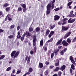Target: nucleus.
I'll return each instance as SVG.
<instances>
[{"mask_svg": "<svg viewBox=\"0 0 76 76\" xmlns=\"http://www.w3.org/2000/svg\"><path fill=\"white\" fill-rule=\"evenodd\" d=\"M19 54V52L18 51L16 53V51L14 50L11 53V56L12 58L13 57L15 58V57H17V56H18Z\"/></svg>", "mask_w": 76, "mask_h": 76, "instance_id": "obj_1", "label": "nucleus"}, {"mask_svg": "<svg viewBox=\"0 0 76 76\" xmlns=\"http://www.w3.org/2000/svg\"><path fill=\"white\" fill-rule=\"evenodd\" d=\"M51 4H49L47 6V11H46L47 15H49L50 13V10H51Z\"/></svg>", "mask_w": 76, "mask_h": 76, "instance_id": "obj_2", "label": "nucleus"}, {"mask_svg": "<svg viewBox=\"0 0 76 76\" xmlns=\"http://www.w3.org/2000/svg\"><path fill=\"white\" fill-rule=\"evenodd\" d=\"M33 45L34 47H36L37 46V45L36 44V42H35V41H36V36L34 35L33 36Z\"/></svg>", "mask_w": 76, "mask_h": 76, "instance_id": "obj_3", "label": "nucleus"}, {"mask_svg": "<svg viewBox=\"0 0 76 76\" xmlns=\"http://www.w3.org/2000/svg\"><path fill=\"white\" fill-rule=\"evenodd\" d=\"M62 21L64 22L62 23V25H65V24H66V23H67V21L68 20V19L67 18H65L63 19L62 20Z\"/></svg>", "mask_w": 76, "mask_h": 76, "instance_id": "obj_4", "label": "nucleus"}, {"mask_svg": "<svg viewBox=\"0 0 76 76\" xmlns=\"http://www.w3.org/2000/svg\"><path fill=\"white\" fill-rule=\"evenodd\" d=\"M66 51H67V48H64V50H61L60 52L61 55V56H63L64 53H65V52H66Z\"/></svg>", "mask_w": 76, "mask_h": 76, "instance_id": "obj_5", "label": "nucleus"}, {"mask_svg": "<svg viewBox=\"0 0 76 76\" xmlns=\"http://www.w3.org/2000/svg\"><path fill=\"white\" fill-rule=\"evenodd\" d=\"M68 29V28L67 27H65L64 26H63L62 27V32H64L66 31H67Z\"/></svg>", "mask_w": 76, "mask_h": 76, "instance_id": "obj_6", "label": "nucleus"}, {"mask_svg": "<svg viewBox=\"0 0 76 76\" xmlns=\"http://www.w3.org/2000/svg\"><path fill=\"white\" fill-rule=\"evenodd\" d=\"M70 60L71 61V62H72V63L75 64V65H76V63H75V61H74V60H73V58L72 57V56H70Z\"/></svg>", "mask_w": 76, "mask_h": 76, "instance_id": "obj_7", "label": "nucleus"}, {"mask_svg": "<svg viewBox=\"0 0 76 76\" xmlns=\"http://www.w3.org/2000/svg\"><path fill=\"white\" fill-rule=\"evenodd\" d=\"M62 44H63V45H64V46H67L68 45V43L66 42L65 40L62 41Z\"/></svg>", "mask_w": 76, "mask_h": 76, "instance_id": "obj_8", "label": "nucleus"}, {"mask_svg": "<svg viewBox=\"0 0 76 76\" xmlns=\"http://www.w3.org/2000/svg\"><path fill=\"white\" fill-rule=\"evenodd\" d=\"M75 21V19H72L71 20V18H70L68 21V23H73Z\"/></svg>", "mask_w": 76, "mask_h": 76, "instance_id": "obj_9", "label": "nucleus"}, {"mask_svg": "<svg viewBox=\"0 0 76 76\" xmlns=\"http://www.w3.org/2000/svg\"><path fill=\"white\" fill-rule=\"evenodd\" d=\"M59 19H60V17L58 15H55L54 16V20H58Z\"/></svg>", "mask_w": 76, "mask_h": 76, "instance_id": "obj_10", "label": "nucleus"}, {"mask_svg": "<svg viewBox=\"0 0 76 76\" xmlns=\"http://www.w3.org/2000/svg\"><path fill=\"white\" fill-rule=\"evenodd\" d=\"M70 34H71V32H69L67 33L66 34H65V36L64 37V39L66 38H67V37H69V35H70Z\"/></svg>", "mask_w": 76, "mask_h": 76, "instance_id": "obj_11", "label": "nucleus"}, {"mask_svg": "<svg viewBox=\"0 0 76 76\" xmlns=\"http://www.w3.org/2000/svg\"><path fill=\"white\" fill-rule=\"evenodd\" d=\"M73 11H71L70 13V16L72 18H73L74 17H75V14H73Z\"/></svg>", "mask_w": 76, "mask_h": 76, "instance_id": "obj_12", "label": "nucleus"}, {"mask_svg": "<svg viewBox=\"0 0 76 76\" xmlns=\"http://www.w3.org/2000/svg\"><path fill=\"white\" fill-rule=\"evenodd\" d=\"M44 45V41L42 39L40 42V45L41 47H42Z\"/></svg>", "mask_w": 76, "mask_h": 76, "instance_id": "obj_13", "label": "nucleus"}, {"mask_svg": "<svg viewBox=\"0 0 76 76\" xmlns=\"http://www.w3.org/2000/svg\"><path fill=\"white\" fill-rule=\"evenodd\" d=\"M65 68H66V66L65 65H64L61 66V68L60 69L62 71H63L64 69H65Z\"/></svg>", "mask_w": 76, "mask_h": 76, "instance_id": "obj_14", "label": "nucleus"}, {"mask_svg": "<svg viewBox=\"0 0 76 76\" xmlns=\"http://www.w3.org/2000/svg\"><path fill=\"white\" fill-rule=\"evenodd\" d=\"M62 39H61L60 40H59L56 43V45H59L60 43L61 42V41H62Z\"/></svg>", "mask_w": 76, "mask_h": 76, "instance_id": "obj_15", "label": "nucleus"}, {"mask_svg": "<svg viewBox=\"0 0 76 76\" xmlns=\"http://www.w3.org/2000/svg\"><path fill=\"white\" fill-rule=\"evenodd\" d=\"M29 31L30 32H32L33 31V28L32 27V25H31L29 28Z\"/></svg>", "mask_w": 76, "mask_h": 76, "instance_id": "obj_16", "label": "nucleus"}, {"mask_svg": "<svg viewBox=\"0 0 76 76\" xmlns=\"http://www.w3.org/2000/svg\"><path fill=\"white\" fill-rule=\"evenodd\" d=\"M50 30L48 29H47L46 30V32H45V35L46 36H47L48 35L49 33H50Z\"/></svg>", "mask_w": 76, "mask_h": 76, "instance_id": "obj_17", "label": "nucleus"}, {"mask_svg": "<svg viewBox=\"0 0 76 76\" xmlns=\"http://www.w3.org/2000/svg\"><path fill=\"white\" fill-rule=\"evenodd\" d=\"M43 67V64L41 63H40L39 65V68H42Z\"/></svg>", "mask_w": 76, "mask_h": 76, "instance_id": "obj_18", "label": "nucleus"}, {"mask_svg": "<svg viewBox=\"0 0 76 76\" xmlns=\"http://www.w3.org/2000/svg\"><path fill=\"white\" fill-rule=\"evenodd\" d=\"M26 35H27V36H31V34L29 33L28 32V31H26V34H24Z\"/></svg>", "mask_w": 76, "mask_h": 76, "instance_id": "obj_19", "label": "nucleus"}, {"mask_svg": "<svg viewBox=\"0 0 76 76\" xmlns=\"http://www.w3.org/2000/svg\"><path fill=\"white\" fill-rule=\"evenodd\" d=\"M20 6L21 7H23V8H26V5L24 4H21Z\"/></svg>", "mask_w": 76, "mask_h": 76, "instance_id": "obj_20", "label": "nucleus"}, {"mask_svg": "<svg viewBox=\"0 0 76 76\" xmlns=\"http://www.w3.org/2000/svg\"><path fill=\"white\" fill-rule=\"evenodd\" d=\"M18 35H17V37L18 38H20V37H21V36H20V32H18Z\"/></svg>", "mask_w": 76, "mask_h": 76, "instance_id": "obj_21", "label": "nucleus"}, {"mask_svg": "<svg viewBox=\"0 0 76 76\" xmlns=\"http://www.w3.org/2000/svg\"><path fill=\"white\" fill-rule=\"evenodd\" d=\"M22 7H19L18 8V12H22Z\"/></svg>", "mask_w": 76, "mask_h": 76, "instance_id": "obj_22", "label": "nucleus"}, {"mask_svg": "<svg viewBox=\"0 0 76 76\" xmlns=\"http://www.w3.org/2000/svg\"><path fill=\"white\" fill-rule=\"evenodd\" d=\"M59 69H60V68L59 67H56V69H54V72H57V71H58Z\"/></svg>", "mask_w": 76, "mask_h": 76, "instance_id": "obj_23", "label": "nucleus"}, {"mask_svg": "<svg viewBox=\"0 0 76 76\" xmlns=\"http://www.w3.org/2000/svg\"><path fill=\"white\" fill-rule=\"evenodd\" d=\"M40 31V28L39 27H37L36 28V32H39Z\"/></svg>", "mask_w": 76, "mask_h": 76, "instance_id": "obj_24", "label": "nucleus"}, {"mask_svg": "<svg viewBox=\"0 0 76 76\" xmlns=\"http://www.w3.org/2000/svg\"><path fill=\"white\" fill-rule=\"evenodd\" d=\"M33 70V69H32V68H30L28 70L29 73H31V72H32Z\"/></svg>", "mask_w": 76, "mask_h": 76, "instance_id": "obj_25", "label": "nucleus"}, {"mask_svg": "<svg viewBox=\"0 0 76 76\" xmlns=\"http://www.w3.org/2000/svg\"><path fill=\"white\" fill-rule=\"evenodd\" d=\"M25 36V34H24L22 37L21 38V41H23L24 39V37Z\"/></svg>", "mask_w": 76, "mask_h": 76, "instance_id": "obj_26", "label": "nucleus"}, {"mask_svg": "<svg viewBox=\"0 0 76 76\" xmlns=\"http://www.w3.org/2000/svg\"><path fill=\"white\" fill-rule=\"evenodd\" d=\"M12 69V67L11 66L8 67L6 69V70L7 71L10 70Z\"/></svg>", "mask_w": 76, "mask_h": 76, "instance_id": "obj_27", "label": "nucleus"}, {"mask_svg": "<svg viewBox=\"0 0 76 76\" xmlns=\"http://www.w3.org/2000/svg\"><path fill=\"white\" fill-rule=\"evenodd\" d=\"M9 5V4L7 3H6L4 4V5L3 6V7H7Z\"/></svg>", "mask_w": 76, "mask_h": 76, "instance_id": "obj_28", "label": "nucleus"}, {"mask_svg": "<svg viewBox=\"0 0 76 76\" xmlns=\"http://www.w3.org/2000/svg\"><path fill=\"white\" fill-rule=\"evenodd\" d=\"M71 69L73 70H75V66H74L73 64H72L71 65Z\"/></svg>", "mask_w": 76, "mask_h": 76, "instance_id": "obj_29", "label": "nucleus"}, {"mask_svg": "<svg viewBox=\"0 0 76 76\" xmlns=\"http://www.w3.org/2000/svg\"><path fill=\"white\" fill-rule=\"evenodd\" d=\"M5 57V56L4 55L1 56L0 57V60H2V59H3V58H4Z\"/></svg>", "mask_w": 76, "mask_h": 76, "instance_id": "obj_30", "label": "nucleus"}, {"mask_svg": "<svg viewBox=\"0 0 76 76\" xmlns=\"http://www.w3.org/2000/svg\"><path fill=\"white\" fill-rule=\"evenodd\" d=\"M55 26H56L55 25H53V26H51L50 28V29H53L54 28H55Z\"/></svg>", "mask_w": 76, "mask_h": 76, "instance_id": "obj_31", "label": "nucleus"}, {"mask_svg": "<svg viewBox=\"0 0 76 76\" xmlns=\"http://www.w3.org/2000/svg\"><path fill=\"white\" fill-rule=\"evenodd\" d=\"M34 52L35 53L36 51H37V46H34Z\"/></svg>", "mask_w": 76, "mask_h": 76, "instance_id": "obj_32", "label": "nucleus"}, {"mask_svg": "<svg viewBox=\"0 0 76 76\" xmlns=\"http://www.w3.org/2000/svg\"><path fill=\"white\" fill-rule=\"evenodd\" d=\"M13 37H14V36L13 35H11L8 37V38H10V39L12 38H13Z\"/></svg>", "mask_w": 76, "mask_h": 76, "instance_id": "obj_33", "label": "nucleus"}, {"mask_svg": "<svg viewBox=\"0 0 76 76\" xmlns=\"http://www.w3.org/2000/svg\"><path fill=\"white\" fill-rule=\"evenodd\" d=\"M15 28V25H12L10 27V28L11 29H13Z\"/></svg>", "mask_w": 76, "mask_h": 76, "instance_id": "obj_34", "label": "nucleus"}, {"mask_svg": "<svg viewBox=\"0 0 76 76\" xmlns=\"http://www.w3.org/2000/svg\"><path fill=\"white\" fill-rule=\"evenodd\" d=\"M67 41L68 43L70 44L71 42V40L70 39H69V38H68L67 39Z\"/></svg>", "mask_w": 76, "mask_h": 76, "instance_id": "obj_35", "label": "nucleus"}, {"mask_svg": "<svg viewBox=\"0 0 76 76\" xmlns=\"http://www.w3.org/2000/svg\"><path fill=\"white\" fill-rule=\"evenodd\" d=\"M53 38H52L50 40H48L47 41V42H52V41H53Z\"/></svg>", "mask_w": 76, "mask_h": 76, "instance_id": "obj_36", "label": "nucleus"}, {"mask_svg": "<svg viewBox=\"0 0 76 76\" xmlns=\"http://www.w3.org/2000/svg\"><path fill=\"white\" fill-rule=\"evenodd\" d=\"M31 58V57H30V56H29L28 60H27V62L28 63H29L30 62V59Z\"/></svg>", "mask_w": 76, "mask_h": 76, "instance_id": "obj_37", "label": "nucleus"}, {"mask_svg": "<svg viewBox=\"0 0 76 76\" xmlns=\"http://www.w3.org/2000/svg\"><path fill=\"white\" fill-rule=\"evenodd\" d=\"M43 50L45 52H46V51H47V48L46 47H45L43 48Z\"/></svg>", "mask_w": 76, "mask_h": 76, "instance_id": "obj_38", "label": "nucleus"}, {"mask_svg": "<svg viewBox=\"0 0 76 76\" xmlns=\"http://www.w3.org/2000/svg\"><path fill=\"white\" fill-rule=\"evenodd\" d=\"M72 1H70L67 4V6H70V5L72 4Z\"/></svg>", "mask_w": 76, "mask_h": 76, "instance_id": "obj_39", "label": "nucleus"}, {"mask_svg": "<svg viewBox=\"0 0 76 76\" xmlns=\"http://www.w3.org/2000/svg\"><path fill=\"white\" fill-rule=\"evenodd\" d=\"M6 11H7V12H9V10H10V7H7L6 9Z\"/></svg>", "mask_w": 76, "mask_h": 76, "instance_id": "obj_40", "label": "nucleus"}, {"mask_svg": "<svg viewBox=\"0 0 76 76\" xmlns=\"http://www.w3.org/2000/svg\"><path fill=\"white\" fill-rule=\"evenodd\" d=\"M60 10V8L58 7L54 9V10H55V11H58V10Z\"/></svg>", "mask_w": 76, "mask_h": 76, "instance_id": "obj_41", "label": "nucleus"}, {"mask_svg": "<svg viewBox=\"0 0 76 76\" xmlns=\"http://www.w3.org/2000/svg\"><path fill=\"white\" fill-rule=\"evenodd\" d=\"M57 53H58V52H57V50L54 51V53H55V56H56V55L57 54Z\"/></svg>", "mask_w": 76, "mask_h": 76, "instance_id": "obj_42", "label": "nucleus"}, {"mask_svg": "<svg viewBox=\"0 0 76 76\" xmlns=\"http://www.w3.org/2000/svg\"><path fill=\"white\" fill-rule=\"evenodd\" d=\"M58 75L59 76H61V71H59L58 72Z\"/></svg>", "mask_w": 76, "mask_h": 76, "instance_id": "obj_43", "label": "nucleus"}, {"mask_svg": "<svg viewBox=\"0 0 76 76\" xmlns=\"http://www.w3.org/2000/svg\"><path fill=\"white\" fill-rule=\"evenodd\" d=\"M45 75H47L48 74V71H46L45 72Z\"/></svg>", "mask_w": 76, "mask_h": 76, "instance_id": "obj_44", "label": "nucleus"}, {"mask_svg": "<svg viewBox=\"0 0 76 76\" xmlns=\"http://www.w3.org/2000/svg\"><path fill=\"white\" fill-rule=\"evenodd\" d=\"M53 56H54V53H51V58H53Z\"/></svg>", "mask_w": 76, "mask_h": 76, "instance_id": "obj_45", "label": "nucleus"}, {"mask_svg": "<svg viewBox=\"0 0 76 76\" xmlns=\"http://www.w3.org/2000/svg\"><path fill=\"white\" fill-rule=\"evenodd\" d=\"M9 16H10V15L8 14L6 17V18H5V20L6 21V20H7V17H9Z\"/></svg>", "mask_w": 76, "mask_h": 76, "instance_id": "obj_46", "label": "nucleus"}, {"mask_svg": "<svg viewBox=\"0 0 76 76\" xmlns=\"http://www.w3.org/2000/svg\"><path fill=\"white\" fill-rule=\"evenodd\" d=\"M54 67V66L53 65H51L50 66V68L52 69Z\"/></svg>", "mask_w": 76, "mask_h": 76, "instance_id": "obj_47", "label": "nucleus"}, {"mask_svg": "<svg viewBox=\"0 0 76 76\" xmlns=\"http://www.w3.org/2000/svg\"><path fill=\"white\" fill-rule=\"evenodd\" d=\"M59 64V62H58L57 63H56V66H58Z\"/></svg>", "mask_w": 76, "mask_h": 76, "instance_id": "obj_48", "label": "nucleus"}, {"mask_svg": "<svg viewBox=\"0 0 76 76\" xmlns=\"http://www.w3.org/2000/svg\"><path fill=\"white\" fill-rule=\"evenodd\" d=\"M20 73V71L18 70L17 71L16 74H18Z\"/></svg>", "mask_w": 76, "mask_h": 76, "instance_id": "obj_49", "label": "nucleus"}, {"mask_svg": "<svg viewBox=\"0 0 76 76\" xmlns=\"http://www.w3.org/2000/svg\"><path fill=\"white\" fill-rule=\"evenodd\" d=\"M26 8H24L23 9V11L24 12H25V11H26Z\"/></svg>", "mask_w": 76, "mask_h": 76, "instance_id": "obj_50", "label": "nucleus"}, {"mask_svg": "<svg viewBox=\"0 0 76 76\" xmlns=\"http://www.w3.org/2000/svg\"><path fill=\"white\" fill-rule=\"evenodd\" d=\"M52 35V34H51V33H50V34L48 35V37L49 38H51V36Z\"/></svg>", "mask_w": 76, "mask_h": 76, "instance_id": "obj_51", "label": "nucleus"}, {"mask_svg": "<svg viewBox=\"0 0 76 76\" xmlns=\"http://www.w3.org/2000/svg\"><path fill=\"white\" fill-rule=\"evenodd\" d=\"M1 15H2V16H3V12H0V16H1Z\"/></svg>", "mask_w": 76, "mask_h": 76, "instance_id": "obj_52", "label": "nucleus"}, {"mask_svg": "<svg viewBox=\"0 0 76 76\" xmlns=\"http://www.w3.org/2000/svg\"><path fill=\"white\" fill-rule=\"evenodd\" d=\"M54 33V32L53 31H51L50 34H51L52 35H53V34Z\"/></svg>", "mask_w": 76, "mask_h": 76, "instance_id": "obj_53", "label": "nucleus"}, {"mask_svg": "<svg viewBox=\"0 0 76 76\" xmlns=\"http://www.w3.org/2000/svg\"><path fill=\"white\" fill-rule=\"evenodd\" d=\"M19 29H20V26H18L17 27V29L18 30H18H19Z\"/></svg>", "mask_w": 76, "mask_h": 76, "instance_id": "obj_54", "label": "nucleus"}, {"mask_svg": "<svg viewBox=\"0 0 76 76\" xmlns=\"http://www.w3.org/2000/svg\"><path fill=\"white\" fill-rule=\"evenodd\" d=\"M8 20H9V21L12 20V19L11 18H10L9 17H8Z\"/></svg>", "mask_w": 76, "mask_h": 76, "instance_id": "obj_55", "label": "nucleus"}, {"mask_svg": "<svg viewBox=\"0 0 76 76\" xmlns=\"http://www.w3.org/2000/svg\"><path fill=\"white\" fill-rule=\"evenodd\" d=\"M49 62H48L46 61L45 62V64H47V65H48V64H49Z\"/></svg>", "mask_w": 76, "mask_h": 76, "instance_id": "obj_56", "label": "nucleus"}, {"mask_svg": "<svg viewBox=\"0 0 76 76\" xmlns=\"http://www.w3.org/2000/svg\"><path fill=\"white\" fill-rule=\"evenodd\" d=\"M61 23H62L61 21H60L58 22V25H61Z\"/></svg>", "mask_w": 76, "mask_h": 76, "instance_id": "obj_57", "label": "nucleus"}, {"mask_svg": "<svg viewBox=\"0 0 76 76\" xmlns=\"http://www.w3.org/2000/svg\"><path fill=\"white\" fill-rule=\"evenodd\" d=\"M30 53L31 54H34V52L33 51H31L30 52Z\"/></svg>", "mask_w": 76, "mask_h": 76, "instance_id": "obj_58", "label": "nucleus"}, {"mask_svg": "<svg viewBox=\"0 0 76 76\" xmlns=\"http://www.w3.org/2000/svg\"><path fill=\"white\" fill-rule=\"evenodd\" d=\"M28 56H26V58H25V59L26 61L27 60V59H28Z\"/></svg>", "mask_w": 76, "mask_h": 76, "instance_id": "obj_59", "label": "nucleus"}, {"mask_svg": "<svg viewBox=\"0 0 76 76\" xmlns=\"http://www.w3.org/2000/svg\"><path fill=\"white\" fill-rule=\"evenodd\" d=\"M69 72L71 73H72V69H70L69 70Z\"/></svg>", "mask_w": 76, "mask_h": 76, "instance_id": "obj_60", "label": "nucleus"}, {"mask_svg": "<svg viewBox=\"0 0 76 76\" xmlns=\"http://www.w3.org/2000/svg\"><path fill=\"white\" fill-rule=\"evenodd\" d=\"M52 9H53L54 8V4H53L51 6Z\"/></svg>", "mask_w": 76, "mask_h": 76, "instance_id": "obj_61", "label": "nucleus"}, {"mask_svg": "<svg viewBox=\"0 0 76 76\" xmlns=\"http://www.w3.org/2000/svg\"><path fill=\"white\" fill-rule=\"evenodd\" d=\"M1 32H4V30H3L2 29H0V33Z\"/></svg>", "mask_w": 76, "mask_h": 76, "instance_id": "obj_62", "label": "nucleus"}, {"mask_svg": "<svg viewBox=\"0 0 76 76\" xmlns=\"http://www.w3.org/2000/svg\"><path fill=\"white\" fill-rule=\"evenodd\" d=\"M25 74L26 75H27V74H29H29H30V72H27Z\"/></svg>", "mask_w": 76, "mask_h": 76, "instance_id": "obj_63", "label": "nucleus"}, {"mask_svg": "<svg viewBox=\"0 0 76 76\" xmlns=\"http://www.w3.org/2000/svg\"><path fill=\"white\" fill-rule=\"evenodd\" d=\"M53 76H58V75L57 74H55L54 75H53Z\"/></svg>", "mask_w": 76, "mask_h": 76, "instance_id": "obj_64", "label": "nucleus"}]
</instances>
